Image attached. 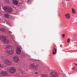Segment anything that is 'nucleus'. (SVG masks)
I'll use <instances>...</instances> for the list:
<instances>
[{"label":"nucleus","instance_id":"obj_1","mask_svg":"<svg viewBox=\"0 0 77 77\" xmlns=\"http://www.w3.org/2000/svg\"><path fill=\"white\" fill-rule=\"evenodd\" d=\"M0 39L5 44H8L9 43V40L6 38V37L4 35L0 36Z\"/></svg>","mask_w":77,"mask_h":77},{"label":"nucleus","instance_id":"obj_2","mask_svg":"<svg viewBox=\"0 0 77 77\" xmlns=\"http://www.w3.org/2000/svg\"><path fill=\"white\" fill-rule=\"evenodd\" d=\"M3 9L8 13H11L12 12V8L9 7H5L3 8Z\"/></svg>","mask_w":77,"mask_h":77},{"label":"nucleus","instance_id":"obj_3","mask_svg":"<svg viewBox=\"0 0 77 77\" xmlns=\"http://www.w3.org/2000/svg\"><path fill=\"white\" fill-rule=\"evenodd\" d=\"M51 77H59V75L55 72H52L50 73Z\"/></svg>","mask_w":77,"mask_h":77},{"label":"nucleus","instance_id":"obj_4","mask_svg":"<svg viewBox=\"0 0 77 77\" xmlns=\"http://www.w3.org/2000/svg\"><path fill=\"white\" fill-rule=\"evenodd\" d=\"M16 72V69L14 67H11L9 69V72L10 74H14Z\"/></svg>","mask_w":77,"mask_h":77},{"label":"nucleus","instance_id":"obj_5","mask_svg":"<svg viewBox=\"0 0 77 77\" xmlns=\"http://www.w3.org/2000/svg\"><path fill=\"white\" fill-rule=\"evenodd\" d=\"M4 63L6 65H11L12 64V61L9 60H5Z\"/></svg>","mask_w":77,"mask_h":77},{"label":"nucleus","instance_id":"obj_6","mask_svg":"<svg viewBox=\"0 0 77 77\" xmlns=\"http://www.w3.org/2000/svg\"><path fill=\"white\" fill-rule=\"evenodd\" d=\"M13 60L16 62V63H17L20 61V58L18 56H15L13 57Z\"/></svg>","mask_w":77,"mask_h":77},{"label":"nucleus","instance_id":"obj_7","mask_svg":"<svg viewBox=\"0 0 77 77\" xmlns=\"http://www.w3.org/2000/svg\"><path fill=\"white\" fill-rule=\"evenodd\" d=\"M6 53L9 54H12L14 53V51L12 49H8L6 51Z\"/></svg>","mask_w":77,"mask_h":77},{"label":"nucleus","instance_id":"obj_8","mask_svg":"<svg viewBox=\"0 0 77 77\" xmlns=\"http://www.w3.org/2000/svg\"><path fill=\"white\" fill-rule=\"evenodd\" d=\"M1 74L3 76H6V75H8V72L6 71H2Z\"/></svg>","mask_w":77,"mask_h":77},{"label":"nucleus","instance_id":"obj_9","mask_svg":"<svg viewBox=\"0 0 77 77\" xmlns=\"http://www.w3.org/2000/svg\"><path fill=\"white\" fill-rule=\"evenodd\" d=\"M13 3L14 5H18V1L17 0H13Z\"/></svg>","mask_w":77,"mask_h":77},{"label":"nucleus","instance_id":"obj_10","mask_svg":"<svg viewBox=\"0 0 77 77\" xmlns=\"http://www.w3.org/2000/svg\"><path fill=\"white\" fill-rule=\"evenodd\" d=\"M65 17L67 19H69L70 18V14L69 13H67L65 14Z\"/></svg>","mask_w":77,"mask_h":77},{"label":"nucleus","instance_id":"obj_11","mask_svg":"<svg viewBox=\"0 0 77 77\" xmlns=\"http://www.w3.org/2000/svg\"><path fill=\"white\" fill-rule=\"evenodd\" d=\"M21 50H20V48H18L16 50V54H20V53H21Z\"/></svg>","mask_w":77,"mask_h":77},{"label":"nucleus","instance_id":"obj_12","mask_svg":"<svg viewBox=\"0 0 77 77\" xmlns=\"http://www.w3.org/2000/svg\"><path fill=\"white\" fill-rule=\"evenodd\" d=\"M12 48V47H11V46L10 45H7L6 47L5 48H6V49H8V48Z\"/></svg>","mask_w":77,"mask_h":77},{"label":"nucleus","instance_id":"obj_13","mask_svg":"<svg viewBox=\"0 0 77 77\" xmlns=\"http://www.w3.org/2000/svg\"><path fill=\"white\" fill-rule=\"evenodd\" d=\"M72 11L73 14H75V9H74L73 8H72Z\"/></svg>","mask_w":77,"mask_h":77},{"label":"nucleus","instance_id":"obj_14","mask_svg":"<svg viewBox=\"0 0 77 77\" xmlns=\"http://www.w3.org/2000/svg\"><path fill=\"white\" fill-rule=\"evenodd\" d=\"M1 31L2 32H3L4 33H6V30H5V29H1Z\"/></svg>","mask_w":77,"mask_h":77},{"label":"nucleus","instance_id":"obj_15","mask_svg":"<svg viewBox=\"0 0 77 77\" xmlns=\"http://www.w3.org/2000/svg\"><path fill=\"white\" fill-rule=\"evenodd\" d=\"M2 2L3 3H4V2H6L7 3H9V1L8 0L6 1V0H2Z\"/></svg>","mask_w":77,"mask_h":77},{"label":"nucleus","instance_id":"obj_16","mask_svg":"<svg viewBox=\"0 0 77 77\" xmlns=\"http://www.w3.org/2000/svg\"><path fill=\"white\" fill-rule=\"evenodd\" d=\"M5 17H6L7 18H9V15L8 14H5Z\"/></svg>","mask_w":77,"mask_h":77},{"label":"nucleus","instance_id":"obj_17","mask_svg":"<svg viewBox=\"0 0 77 77\" xmlns=\"http://www.w3.org/2000/svg\"><path fill=\"white\" fill-rule=\"evenodd\" d=\"M42 77H49V76L46 74H45L43 75Z\"/></svg>","mask_w":77,"mask_h":77},{"label":"nucleus","instance_id":"obj_18","mask_svg":"<svg viewBox=\"0 0 77 77\" xmlns=\"http://www.w3.org/2000/svg\"><path fill=\"white\" fill-rule=\"evenodd\" d=\"M5 67V66H3V65H2L1 64H0V68H3Z\"/></svg>","mask_w":77,"mask_h":77},{"label":"nucleus","instance_id":"obj_19","mask_svg":"<svg viewBox=\"0 0 77 77\" xmlns=\"http://www.w3.org/2000/svg\"><path fill=\"white\" fill-rule=\"evenodd\" d=\"M4 58V56L0 57V60H3Z\"/></svg>","mask_w":77,"mask_h":77},{"label":"nucleus","instance_id":"obj_20","mask_svg":"<svg viewBox=\"0 0 77 77\" xmlns=\"http://www.w3.org/2000/svg\"><path fill=\"white\" fill-rule=\"evenodd\" d=\"M53 51H54L55 52L57 53V50L55 48L54 49V50H53Z\"/></svg>","mask_w":77,"mask_h":77},{"label":"nucleus","instance_id":"obj_21","mask_svg":"<svg viewBox=\"0 0 77 77\" xmlns=\"http://www.w3.org/2000/svg\"><path fill=\"white\" fill-rule=\"evenodd\" d=\"M70 42V39L68 38L67 39V42L68 43H69V42Z\"/></svg>","mask_w":77,"mask_h":77},{"label":"nucleus","instance_id":"obj_22","mask_svg":"<svg viewBox=\"0 0 77 77\" xmlns=\"http://www.w3.org/2000/svg\"><path fill=\"white\" fill-rule=\"evenodd\" d=\"M35 67H36V66H35L34 65H32V68H35Z\"/></svg>","mask_w":77,"mask_h":77},{"label":"nucleus","instance_id":"obj_23","mask_svg":"<svg viewBox=\"0 0 77 77\" xmlns=\"http://www.w3.org/2000/svg\"><path fill=\"white\" fill-rule=\"evenodd\" d=\"M62 36H63V38H64V37H65V34H62L61 36L62 37Z\"/></svg>","mask_w":77,"mask_h":77},{"label":"nucleus","instance_id":"obj_24","mask_svg":"<svg viewBox=\"0 0 77 77\" xmlns=\"http://www.w3.org/2000/svg\"><path fill=\"white\" fill-rule=\"evenodd\" d=\"M20 72H21V74H24V72L22 70L20 71Z\"/></svg>","mask_w":77,"mask_h":77},{"label":"nucleus","instance_id":"obj_25","mask_svg":"<svg viewBox=\"0 0 77 77\" xmlns=\"http://www.w3.org/2000/svg\"><path fill=\"white\" fill-rule=\"evenodd\" d=\"M1 10H0V15L1 14ZM0 20H1V21H3V19H0Z\"/></svg>","mask_w":77,"mask_h":77},{"label":"nucleus","instance_id":"obj_26","mask_svg":"<svg viewBox=\"0 0 77 77\" xmlns=\"http://www.w3.org/2000/svg\"><path fill=\"white\" fill-rule=\"evenodd\" d=\"M8 32L9 33H11V34L12 33V32L10 31H8Z\"/></svg>","mask_w":77,"mask_h":77},{"label":"nucleus","instance_id":"obj_27","mask_svg":"<svg viewBox=\"0 0 77 77\" xmlns=\"http://www.w3.org/2000/svg\"><path fill=\"white\" fill-rule=\"evenodd\" d=\"M56 52H53V54H56Z\"/></svg>","mask_w":77,"mask_h":77},{"label":"nucleus","instance_id":"obj_28","mask_svg":"<svg viewBox=\"0 0 77 77\" xmlns=\"http://www.w3.org/2000/svg\"><path fill=\"white\" fill-rule=\"evenodd\" d=\"M0 77H2V75H0Z\"/></svg>","mask_w":77,"mask_h":77},{"label":"nucleus","instance_id":"obj_29","mask_svg":"<svg viewBox=\"0 0 77 77\" xmlns=\"http://www.w3.org/2000/svg\"><path fill=\"white\" fill-rule=\"evenodd\" d=\"M36 74H38V72H36V73H35Z\"/></svg>","mask_w":77,"mask_h":77},{"label":"nucleus","instance_id":"obj_30","mask_svg":"<svg viewBox=\"0 0 77 77\" xmlns=\"http://www.w3.org/2000/svg\"><path fill=\"white\" fill-rule=\"evenodd\" d=\"M75 69V67H73V69Z\"/></svg>","mask_w":77,"mask_h":77},{"label":"nucleus","instance_id":"obj_31","mask_svg":"<svg viewBox=\"0 0 77 77\" xmlns=\"http://www.w3.org/2000/svg\"><path fill=\"white\" fill-rule=\"evenodd\" d=\"M42 69L41 68L40 69V70H41Z\"/></svg>","mask_w":77,"mask_h":77},{"label":"nucleus","instance_id":"obj_32","mask_svg":"<svg viewBox=\"0 0 77 77\" xmlns=\"http://www.w3.org/2000/svg\"><path fill=\"white\" fill-rule=\"evenodd\" d=\"M66 0V1H69V0Z\"/></svg>","mask_w":77,"mask_h":77},{"label":"nucleus","instance_id":"obj_33","mask_svg":"<svg viewBox=\"0 0 77 77\" xmlns=\"http://www.w3.org/2000/svg\"><path fill=\"white\" fill-rule=\"evenodd\" d=\"M18 75H18H19L18 74H17Z\"/></svg>","mask_w":77,"mask_h":77},{"label":"nucleus","instance_id":"obj_34","mask_svg":"<svg viewBox=\"0 0 77 77\" xmlns=\"http://www.w3.org/2000/svg\"><path fill=\"white\" fill-rule=\"evenodd\" d=\"M0 31H1V29H0Z\"/></svg>","mask_w":77,"mask_h":77},{"label":"nucleus","instance_id":"obj_35","mask_svg":"<svg viewBox=\"0 0 77 77\" xmlns=\"http://www.w3.org/2000/svg\"><path fill=\"white\" fill-rule=\"evenodd\" d=\"M13 41H14V39H13Z\"/></svg>","mask_w":77,"mask_h":77},{"label":"nucleus","instance_id":"obj_36","mask_svg":"<svg viewBox=\"0 0 77 77\" xmlns=\"http://www.w3.org/2000/svg\"><path fill=\"white\" fill-rule=\"evenodd\" d=\"M18 77V76H16V77Z\"/></svg>","mask_w":77,"mask_h":77},{"label":"nucleus","instance_id":"obj_37","mask_svg":"<svg viewBox=\"0 0 77 77\" xmlns=\"http://www.w3.org/2000/svg\"><path fill=\"white\" fill-rule=\"evenodd\" d=\"M37 77H38V76Z\"/></svg>","mask_w":77,"mask_h":77}]
</instances>
